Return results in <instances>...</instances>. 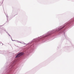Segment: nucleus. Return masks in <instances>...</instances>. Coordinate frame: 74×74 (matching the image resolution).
I'll list each match as a JSON object with an SVG mask.
<instances>
[{
  "mask_svg": "<svg viewBox=\"0 0 74 74\" xmlns=\"http://www.w3.org/2000/svg\"><path fill=\"white\" fill-rule=\"evenodd\" d=\"M23 55V53H18L16 57V58H19V57H20L21 56H22V55Z\"/></svg>",
  "mask_w": 74,
  "mask_h": 74,
  "instance_id": "1",
  "label": "nucleus"
},
{
  "mask_svg": "<svg viewBox=\"0 0 74 74\" xmlns=\"http://www.w3.org/2000/svg\"><path fill=\"white\" fill-rule=\"evenodd\" d=\"M64 26L63 27H62V28H61V29H58L57 30V32H59V30H62V29H63V28H64Z\"/></svg>",
  "mask_w": 74,
  "mask_h": 74,
  "instance_id": "2",
  "label": "nucleus"
},
{
  "mask_svg": "<svg viewBox=\"0 0 74 74\" xmlns=\"http://www.w3.org/2000/svg\"><path fill=\"white\" fill-rule=\"evenodd\" d=\"M49 35H50V34H48L47 35H46L45 36H44V38H45V37H48V36H49Z\"/></svg>",
  "mask_w": 74,
  "mask_h": 74,
  "instance_id": "3",
  "label": "nucleus"
}]
</instances>
